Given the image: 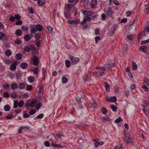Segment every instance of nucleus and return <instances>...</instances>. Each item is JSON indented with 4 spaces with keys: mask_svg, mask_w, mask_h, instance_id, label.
<instances>
[{
    "mask_svg": "<svg viewBox=\"0 0 149 149\" xmlns=\"http://www.w3.org/2000/svg\"><path fill=\"white\" fill-rule=\"evenodd\" d=\"M82 12L83 14L87 16H88L89 13H90V11L87 10H82Z\"/></svg>",
    "mask_w": 149,
    "mask_h": 149,
    "instance_id": "f704fd0d",
    "label": "nucleus"
},
{
    "mask_svg": "<svg viewBox=\"0 0 149 149\" xmlns=\"http://www.w3.org/2000/svg\"><path fill=\"white\" fill-rule=\"evenodd\" d=\"M42 105L41 103H38L36 106V109L37 110H38L41 107Z\"/></svg>",
    "mask_w": 149,
    "mask_h": 149,
    "instance_id": "c03bdc74",
    "label": "nucleus"
},
{
    "mask_svg": "<svg viewBox=\"0 0 149 149\" xmlns=\"http://www.w3.org/2000/svg\"><path fill=\"white\" fill-rule=\"evenodd\" d=\"M3 96L5 98H8L9 97V93L8 92H5L3 93Z\"/></svg>",
    "mask_w": 149,
    "mask_h": 149,
    "instance_id": "58836bf2",
    "label": "nucleus"
},
{
    "mask_svg": "<svg viewBox=\"0 0 149 149\" xmlns=\"http://www.w3.org/2000/svg\"><path fill=\"white\" fill-rule=\"evenodd\" d=\"M28 80L30 83H32L35 81V78L33 76H30L28 78Z\"/></svg>",
    "mask_w": 149,
    "mask_h": 149,
    "instance_id": "a211bd4d",
    "label": "nucleus"
},
{
    "mask_svg": "<svg viewBox=\"0 0 149 149\" xmlns=\"http://www.w3.org/2000/svg\"><path fill=\"white\" fill-rule=\"evenodd\" d=\"M19 63L18 61H14L13 64L11 65L10 67V69L12 71L15 70L16 68V65H17Z\"/></svg>",
    "mask_w": 149,
    "mask_h": 149,
    "instance_id": "7ed1b4c3",
    "label": "nucleus"
},
{
    "mask_svg": "<svg viewBox=\"0 0 149 149\" xmlns=\"http://www.w3.org/2000/svg\"><path fill=\"white\" fill-rule=\"evenodd\" d=\"M35 38L36 40L39 41V39L41 38V35L40 33H37L35 36Z\"/></svg>",
    "mask_w": 149,
    "mask_h": 149,
    "instance_id": "bb28decb",
    "label": "nucleus"
},
{
    "mask_svg": "<svg viewBox=\"0 0 149 149\" xmlns=\"http://www.w3.org/2000/svg\"><path fill=\"white\" fill-rule=\"evenodd\" d=\"M82 2H84V6L85 7H86L88 5V3H89V1L88 0H81L80 2L81 3H82Z\"/></svg>",
    "mask_w": 149,
    "mask_h": 149,
    "instance_id": "393cba45",
    "label": "nucleus"
},
{
    "mask_svg": "<svg viewBox=\"0 0 149 149\" xmlns=\"http://www.w3.org/2000/svg\"><path fill=\"white\" fill-rule=\"evenodd\" d=\"M32 60L33 62V64L34 65L36 66L38 64L39 59L36 56H34L32 58Z\"/></svg>",
    "mask_w": 149,
    "mask_h": 149,
    "instance_id": "423d86ee",
    "label": "nucleus"
},
{
    "mask_svg": "<svg viewBox=\"0 0 149 149\" xmlns=\"http://www.w3.org/2000/svg\"><path fill=\"white\" fill-rule=\"evenodd\" d=\"M101 111L104 114H106L107 113V111L106 109L104 107H102L101 109Z\"/></svg>",
    "mask_w": 149,
    "mask_h": 149,
    "instance_id": "09e8293b",
    "label": "nucleus"
},
{
    "mask_svg": "<svg viewBox=\"0 0 149 149\" xmlns=\"http://www.w3.org/2000/svg\"><path fill=\"white\" fill-rule=\"evenodd\" d=\"M37 3L39 6H42L45 4V1L44 0L41 1V0H38Z\"/></svg>",
    "mask_w": 149,
    "mask_h": 149,
    "instance_id": "aec40b11",
    "label": "nucleus"
},
{
    "mask_svg": "<svg viewBox=\"0 0 149 149\" xmlns=\"http://www.w3.org/2000/svg\"><path fill=\"white\" fill-rule=\"evenodd\" d=\"M149 42V39L144 41H142L141 42V44H144L146 43Z\"/></svg>",
    "mask_w": 149,
    "mask_h": 149,
    "instance_id": "774afa93",
    "label": "nucleus"
},
{
    "mask_svg": "<svg viewBox=\"0 0 149 149\" xmlns=\"http://www.w3.org/2000/svg\"><path fill=\"white\" fill-rule=\"evenodd\" d=\"M35 28L37 31H41L42 30V27L40 24H38L35 26Z\"/></svg>",
    "mask_w": 149,
    "mask_h": 149,
    "instance_id": "f8f14e48",
    "label": "nucleus"
},
{
    "mask_svg": "<svg viewBox=\"0 0 149 149\" xmlns=\"http://www.w3.org/2000/svg\"><path fill=\"white\" fill-rule=\"evenodd\" d=\"M15 33L17 36H20L22 34V32L20 29H17L16 30Z\"/></svg>",
    "mask_w": 149,
    "mask_h": 149,
    "instance_id": "ddd939ff",
    "label": "nucleus"
},
{
    "mask_svg": "<svg viewBox=\"0 0 149 149\" xmlns=\"http://www.w3.org/2000/svg\"><path fill=\"white\" fill-rule=\"evenodd\" d=\"M113 11L112 10L108 9L107 11L106 14L107 16H110L112 14Z\"/></svg>",
    "mask_w": 149,
    "mask_h": 149,
    "instance_id": "4be33fe9",
    "label": "nucleus"
},
{
    "mask_svg": "<svg viewBox=\"0 0 149 149\" xmlns=\"http://www.w3.org/2000/svg\"><path fill=\"white\" fill-rule=\"evenodd\" d=\"M105 100L106 101L109 102H111V101H113L111 100V98H109V97H106L105 98Z\"/></svg>",
    "mask_w": 149,
    "mask_h": 149,
    "instance_id": "0e129e2a",
    "label": "nucleus"
},
{
    "mask_svg": "<svg viewBox=\"0 0 149 149\" xmlns=\"http://www.w3.org/2000/svg\"><path fill=\"white\" fill-rule=\"evenodd\" d=\"M21 73L19 72H17L16 73V76L17 77V79H18L19 78H20L21 76Z\"/></svg>",
    "mask_w": 149,
    "mask_h": 149,
    "instance_id": "72a5a7b5",
    "label": "nucleus"
},
{
    "mask_svg": "<svg viewBox=\"0 0 149 149\" xmlns=\"http://www.w3.org/2000/svg\"><path fill=\"white\" fill-rule=\"evenodd\" d=\"M115 31L114 30L112 29V28H111V29L110 30V31H109V35H110L111 36L112 35H113L114 33V32Z\"/></svg>",
    "mask_w": 149,
    "mask_h": 149,
    "instance_id": "3c124183",
    "label": "nucleus"
},
{
    "mask_svg": "<svg viewBox=\"0 0 149 149\" xmlns=\"http://www.w3.org/2000/svg\"><path fill=\"white\" fill-rule=\"evenodd\" d=\"M104 74V72L102 71H98L96 73V76L99 77L100 76H102Z\"/></svg>",
    "mask_w": 149,
    "mask_h": 149,
    "instance_id": "412c9836",
    "label": "nucleus"
},
{
    "mask_svg": "<svg viewBox=\"0 0 149 149\" xmlns=\"http://www.w3.org/2000/svg\"><path fill=\"white\" fill-rule=\"evenodd\" d=\"M111 108L113 111H116L117 109V107L113 105L111 106Z\"/></svg>",
    "mask_w": 149,
    "mask_h": 149,
    "instance_id": "de8ad7c7",
    "label": "nucleus"
},
{
    "mask_svg": "<svg viewBox=\"0 0 149 149\" xmlns=\"http://www.w3.org/2000/svg\"><path fill=\"white\" fill-rule=\"evenodd\" d=\"M104 84L105 87L107 91H108L109 90V85L107 83H105Z\"/></svg>",
    "mask_w": 149,
    "mask_h": 149,
    "instance_id": "bf43d9fd",
    "label": "nucleus"
},
{
    "mask_svg": "<svg viewBox=\"0 0 149 149\" xmlns=\"http://www.w3.org/2000/svg\"><path fill=\"white\" fill-rule=\"evenodd\" d=\"M97 3V0H92V3L91 6L92 8H94L96 6Z\"/></svg>",
    "mask_w": 149,
    "mask_h": 149,
    "instance_id": "b1692460",
    "label": "nucleus"
},
{
    "mask_svg": "<svg viewBox=\"0 0 149 149\" xmlns=\"http://www.w3.org/2000/svg\"><path fill=\"white\" fill-rule=\"evenodd\" d=\"M105 68L103 67H97L96 69L98 70H100L102 71H105Z\"/></svg>",
    "mask_w": 149,
    "mask_h": 149,
    "instance_id": "79ce46f5",
    "label": "nucleus"
},
{
    "mask_svg": "<svg viewBox=\"0 0 149 149\" xmlns=\"http://www.w3.org/2000/svg\"><path fill=\"white\" fill-rule=\"evenodd\" d=\"M25 87V85L23 83H20L18 85V87L20 89L24 88Z\"/></svg>",
    "mask_w": 149,
    "mask_h": 149,
    "instance_id": "6ab92c4d",
    "label": "nucleus"
},
{
    "mask_svg": "<svg viewBox=\"0 0 149 149\" xmlns=\"http://www.w3.org/2000/svg\"><path fill=\"white\" fill-rule=\"evenodd\" d=\"M36 112L35 109H33L30 111L29 114L30 115H33Z\"/></svg>",
    "mask_w": 149,
    "mask_h": 149,
    "instance_id": "a19ab883",
    "label": "nucleus"
},
{
    "mask_svg": "<svg viewBox=\"0 0 149 149\" xmlns=\"http://www.w3.org/2000/svg\"><path fill=\"white\" fill-rule=\"evenodd\" d=\"M133 36L132 35L130 34L128 36H127V39L130 41L133 40L132 39Z\"/></svg>",
    "mask_w": 149,
    "mask_h": 149,
    "instance_id": "052dcab7",
    "label": "nucleus"
},
{
    "mask_svg": "<svg viewBox=\"0 0 149 149\" xmlns=\"http://www.w3.org/2000/svg\"><path fill=\"white\" fill-rule=\"evenodd\" d=\"M84 80L85 81H88L89 80L88 76L86 74L84 78Z\"/></svg>",
    "mask_w": 149,
    "mask_h": 149,
    "instance_id": "5fc2aeb1",
    "label": "nucleus"
},
{
    "mask_svg": "<svg viewBox=\"0 0 149 149\" xmlns=\"http://www.w3.org/2000/svg\"><path fill=\"white\" fill-rule=\"evenodd\" d=\"M124 135L125 138L124 139L126 143H132L133 142L131 139L130 135L128 133H125Z\"/></svg>",
    "mask_w": 149,
    "mask_h": 149,
    "instance_id": "f257e3e1",
    "label": "nucleus"
},
{
    "mask_svg": "<svg viewBox=\"0 0 149 149\" xmlns=\"http://www.w3.org/2000/svg\"><path fill=\"white\" fill-rule=\"evenodd\" d=\"M122 120V119L120 117H119L118 118L116 119L115 121V122H116V123H119V122L120 121H121Z\"/></svg>",
    "mask_w": 149,
    "mask_h": 149,
    "instance_id": "4d7b16f0",
    "label": "nucleus"
},
{
    "mask_svg": "<svg viewBox=\"0 0 149 149\" xmlns=\"http://www.w3.org/2000/svg\"><path fill=\"white\" fill-rule=\"evenodd\" d=\"M31 39V37L28 34H26L24 37V39L26 41H28Z\"/></svg>",
    "mask_w": 149,
    "mask_h": 149,
    "instance_id": "2eb2a0df",
    "label": "nucleus"
},
{
    "mask_svg": "<svg viewBox=\"0 0 149 149\" xmlns=\"http://www.w3.org/2000/svg\"><path fill=\"white\" fill-rule=\"evenodd\" d=\"M33 88V87L32 85H27L26 87V89L28 91H31Z\"/></svg>",
    "mask_w": 149,
    "mask_h": 149,
    "instance_id": "c9c22d12",
    "label": "nucleus"
},
{
    "mask_svg": "<svg viewBox=\"0 0 149 149\" xmlns=\"http://www.w3.org/2000/svg\"><path fill=\"white\" fill-rule=\"evenodd\" d=\"M28 12L31 13L33 14L34 13L33 9L32 8H29L28 9Z\"/></svg>",
    "mask_w": 149,
    "mask_h": 149,
    "instance_id": "338daca9",
    "label": "nucleus"
},
{
    "mask_svg": "<svg viewBox=\"0 0 149 149\" xmlns=\"http://www.w3.org/2000/svg\"><path fill=\"white\" fill-rule=\"evenodd\" d=\"M23 117L24 118H26L29 117L30 116V115L28 113H24L23 115Z\"/></svg>",
    "mask_w": 149,
    "mask_h": 149,
    "instance_id": "603ef678",
    "label": "nucleus"
},
{
    "mask_svg": "<svg viewBox=\"0 0 149 149\" xmlns=\"http://www.w3.org/2000/svg\"><path fill=\"white\" fill-rule=\"evenodd\" d=\"M5 54L6 56H9L12 54V52L10 49H8L5 51Z\"/></svg>",
    "mask_w": 149,
    "mask_h": 149,
    "instance_id": "5701e85b",
    "label": "nucleus"
},
{
    "mask_svg": "<svg viewBox=\"0 0 149 149\" xmlns=\"http://www.w3.org/2000/svg\"><path fill=\"white\" fill-rule=\"evenodd\" d=\"M68 79L65 76L62 78V82L63 84L66 83L68 81Z\"/></svg>",
    "mask_w": 149,
    "mask_h": 149,
    "instance_id": "e433bc0d",
    "label": "nucleus"
},
{
    "mask_svg": "<svg viewBox=\"0 0 149 149\" xmlns=\"http://www.w3.org/2000/svg\"><path fill=\"white\" fill-rule=\"evenodd\" d=\"M132 66L134 70H136L137 68V66L136 63L135 62H133Z\"/></svg>",
    "mask_w": 149,
    "mask_h": 149,
    "instance_id": "4c0bfd02",
    "label": "nucleus"
},
{
    "mask_svg": "<svg viewBox=\"0 0 149 149\" xmlns=\"http://www.w3.org/2000/svg\"><path fill=\"white\" fill-rule=\"evenodd\" d=\"M24 102L22 100H21L18 102V106L19 107H22L24 104Z\"/></svg>",
    "mask_w": 149,
    "mask_h": 149,
    "instance_id": "ea45409f",
    "label": "nucleus"
},
{
    "mask_svg": "<svg viewBox=\"0 0 149 149\" xmlns=\"http://www.w3.org/2000/svg\"><path fill=\"white\" fill-rule=\"evenodd\" d=\"M147 47L145 45H143L139 48V50L141 51L144 53H147Z\"/></svg>",
    "mask_w": 149,
    "mask_h": 149,
    "instance_id": "0eeeda50",
    "label": "nucleus"
},
{
    "mask_svg": "<svg viewBox=\"0 0 149 149\" xmlns=\"http://www.w3.org/2000/svg\"><path fill=\"white\" fill-rule=\"evenodd\" d=\"M15 43L17 45H19L21 43V41L19 39H17L15 42Z\"/></svg>",
    "mask_w": 149,
    "mask_h": 149,
    "instance_id": "a18cd8bd",
    "label": "nucleus"
},
{
    "mask_svg": "<svg viewBox=\"0 0 149 149\" xmlns=\"http://www.w3.org/2000/svg\"><path fill=\"white\" fill-rule=\"evenodd\" d=\"M7 38L6 35L3 33L0 32V40L4 41Z\"/></svg>",
    "mask_w": 149,
    "mask_h": 149,
    "instance_id": "6e6552de",
    "label": "nucleus"
},
{
    "mask_svg": "<svg viewBox=\"0 0 149 149\" xmlns=\"http://www.w3.org/2000/svg\"><path fill=\"white\" fill-rule=\"evenodd\" d=\"M3 88L6 89H9L10 88V86L8 84H4L3 85Z\"/></svg>",
    "mask_w": 149,
    "mask_h": 149,
    "instance_id": "8fccbe9b",
    "label": "nucleus"
},
{
    "mask_svg": "<svg viewBox=\"0 0 149 149\" xmlns=\"http://www.w3.org/2000/svg\"><path fill=\"white\" fill-rule=\"evenodd\" d=\"M18 106V102L17 100H15L14 102L13 107L14 109H16Z\"/></svg>",
    "mask_w": 149,
    "mask_h": 149,
    "instance_id": "cd10ccee",
    "label": "nucleus"
},
{
    "mask_svg": "<svg viewBox=\"0 0 149 149\" xmlns=\"http://www.w3.org/2000/svg\"><path fill=\"white\" fill-rule=\"evenodd\" d=\"M30 47H31V45H30L29 47L27 46H26L24 47V50L27 52H28L30 51L31 48Z\"/></svg>",
    "mask_w": 149,
    "mask_h": 149,
    "instance_id": "c85d7f7f",
    "label": "nucleus"
},
{
    "mask_svg": "<svg viewBox=\"0 0 149 149\" xmlns=\"http://www.w3.org/2000/svg\"><path fill=\"white\" fill-rule=\"evenodd\" d=\"M52 146L54 147L57 148H62V147L60 144H52Z\"/></svg>",
    "mask_w": 149,
    "mask_h": 149,
    "instance_id": "13d9d810",
    "label": "nucleus"
},
{
    "mask_svg": "<svg viewBox=\"0 0 149 149\" xmlns=\"http://www.w3.org/2000/svg\"><path fill=\"white\" fill-rule=\"evenodd\" d=\"M4 109L5 111H7L10 110V107L9 105L7 104L4 107Z\"/></svg>",
    "mask_w": 149,
    "mask_h": 149,
    "instance_id": "a878e982",
    "label": "nucleus"
},
{
    "mask_svg": "<svg viewBox=\"0 0 149 149\" xmlns=\"http://www.w3.org/2000/svg\"><path fill=\"white\" fill-rule=\"evenodd\" d=\"M115 65V63H111L105 64L104 66L106 68L108 69L109 70H111V68L114 67Z\"/></svg>",
    "mask_w": 149,
    "mask_h": 149,
    "instance_id": "39448f33",
    "label": "nucleus"
},
{
    "mask_svg": "<svg viewBox=\"0 0 149 149\" xmlns=\"http://www.w3.org/2000/svg\"><path fill=\"white\" fill-rule=\"evenodd\" d=\"M145 31H142L138 34L137 38L138 39L140 40L142 38L143 36H145Z\"/></svg>",
    "mask_w": 149,
    "mask_h": 149,
    "instance_id": "9b49d317",
    "label": "nucleus"
},
{
    "mask_svg": "<svg viewBox=\"0 0 149 149\" xmlns=\"http://www.w3.org/2000/svg\"><path fill=\"white\" fill-rule=\"evenodd\" d=\"M65 65L66 67L68 68L70 66L71 64L70 61L69 60H66L65 61Z\"/></svg>",
    "mask_w": 149,
    "mask_h": 149,
    "instance_id": "473e14b6",
    "label": "nucleus"
},
{
    "mask_svg": "<svg viewBox=\"0 0 149 149\" xmlns=\"http://www.w3.org/2000/svg\"><path fill=\"white\" fill-rule=\"evenodd\" d=\"M70 59L71 62L74 64H77L79 63L80 61V59L79 58L75 57L72 56L70 57Z\"/></svg>",
    "mask_w": 149,
    "mask_h": 149,
    "instance_id": "f03ea898",
    "label": "nucleus"
},
{
    "mask_svg": "<svg viewBox=\"0 0 149 149\" xmlns=\"http://www.w3.org/2000/svg\"><path fill=\"white\" fill-rule=\"evenodd\" d=\"M76 99L77 100L78 104H80V105H81V101L82 100H84V98L81 97L80 98L79 97H76Z\"/></svg>",
    "mask_w": 149,
    "mask_h": 149,
    "instance_id": "9d476101",
    "label": "nucleus"
},
{
    "mask_svg": "<svg viewBox=\"0 0 149 149\" xmlns=\"http://www.w3.org/2000/svg\"><path fill=\"white\" fill-rule=\"evenodd\" d=\"M63 135L60 134H57L55 136V138L56 140H58L61 138Z\"/></svg>",
    "mask_w": 149,
    "mask_h": 149,
    "instance_id": "7c9ffc66",
    "label": "nucleus"
},
{
    "mask_svg": "<svg viewBox=\"0 0 149 149\" xmlns=\"http://www.w3.org/2000/svg\"><path fill=\"white\" fill-rule=\"evenodd\" d=\"M143 112L147 116L148 115V112L147 111V109H146L145 108V107L143 109Z\"/></svg>",
    "mask_w": 149,
    "mask_h": 149,
    "instance_id": "e2e57ef3",
    "label": "nucleus"
},
{
    "mask_svg": "<svg viewBox=\"0 0 149 149\" xmlns=\"http://www.w3.org/2000/svg\"><path fill=\"white\" fill-rule=\"evenodd\" d=\"M47 29L49 33H52V32L53 28L50 26H48L47 27Z\"/></svg>",
    "mask_w": 149,
    "mask_h": 149,
    "instance_id": "69168bd1",
    "label": "nucleus"
},
{
    "mask_svg": "<svg viewBox=\"0 0 149 149\" xmlns=\"http://www.w3.org/2000/svg\"><path fill=\"white\" fill-rule=\"evenodd\" d=\"M10 96L13 98L15 99L17 97V95L15 93L12 92L10 94Z\"/></svg>",
    "mask_w": 149,
    "mask_h": 149,
    "instance_id": "49530a36",
    "label": "nucleus"
},
{
    "mask_svg": "<svg viewBox=\"0 0 149 149\" xmlns=\"http://www.w3.org/2000/svg\"><path fill=\"white\" fill-rule=\"evenodd\" d=\"M31 28L30 30L31 35L32 36V35L35 34L37 32V30L35 28V25H31L30 26Z\"/></svg>",
    "mask_w": 149,
    "mask_h": 149,
    "instance_id": "20e7f679",
    "label": "nucleus"
},
{
    "mask_svg": "<svg viewBox=\"0 0 149 149\" xmlns=\"http://www.w3.org/2000/svg\"><path fill=\"white\" fill-rule=\"evenodd\" d=\"M22 55L20 53H18L15 56V58L17 60H20L22 58Z\"/></svg>",
    "mask_w": 149,
    "mask_h": 149,
    "instance_id": "4468645a",
    "label": "nucleus"
},
{
    "mask_svg": "<svg viewBox=\"0 0 149 149\" xmlns=\"http://www.w3.org/2000/svg\"><path fill=\"white\" fill-rule=\"evenodd\" d=\"M73 6V4H67L65 6V8L66 10H70L71 6V7H72Z\"/></svg>",
    "mask_w": 149,
    "mask_h": 149,
    "instance_id": "c756f323",
    "label": "nucleus"
},
{
    "mask_svg": "<svg viewBox=\"0 0 149 149\" xmlns=\"http://www.w3.org/2000/svg\"><path fill=\"white\" fill-rule=\"evenodd\" d=\"M10 87L12 89L15 90L17 88V84L15 83H12L10 85Z\"/></svg>",
    "mask_w": 149,
    "mask_h": 149,
    "instance_id": "f3484780",
    "label": "nucleus"
},
{
    "mask_svg": "<svg viewBox=\"0 0 149 149\" xmlns=\"http://www.w3.org/2000/svg\"><path fill=\"white\" fill-rule=\"evenodd\" d=\"M22 29L25 31H26L28 30V27L25 26H23L22 27Z\"/></svg>",
    "mask_w": 149,
    "mask_h": 149,
    "instance_id": "680f3d73",
    "label": "nucleus"
},
{
    "mask_svg": "<svg viewBox=\"0 0 149 149\" xmlns=\"http://www.w3.org/2000/svg\"><path fill=\"white\" fill-rule=\"evenodd\" d=\"M84 18V21H85V22H86L87 21L88 22H90L91 21V19L88 16L85 17Z\"/></svg>",
    "mask_w": 149,
    "mask_h": 149,
    "instance_id": "864d4df0",
    "label": "nucleus"
},
{
    "mask_svg": "<svg viewBox=\"0 0 149 149\" xmlns=\"http://www.w3.org/2000/svg\"><path fill=\"white\" fill-rule=\"evenodd\" d=\"M79 22V19H77L75 20H69L68 21V23L72 24H77Z\"/></svg>",
    "mask_w": 149,
    "mask_h": 149,
    "instance_id": "1a4fd4ad",
    "label": "nucleus"
},
{
    "mask_svg": "<svg viewBox=\"0 0 149 149\" xmlns=\"http://www.w3.org/2000/svg\"><path fill=\"white\" fill-rule=\"evenodd\" d=\"M39 71V68L37 67H36L33 69L34 73L36 75H38V72Z\"/></svg>",
    "mask_w": 149,
    "mask_h": 149,
    "instance_id": "2f4dec72",
    "label": "nucleus"
},
{
    "mask_svg": "<svg viewBox=\"0 0 149 149\" xmlns=\"http://www.w3.org/2000/svg\"><path fill=\"white\" fill-rule=\"evenodd\" d=\"M18 21L15 22V24L17 25H21L22 23V22L19 20H17Z\"/></svg>",
    "mask_w": 149,
    "mask_h": 149,
    "instance_id": "6e6d98bb",
    "label": "nucleus"
},
{
    "mask_svg": "<svg viewBox=\"0 0 149 149\" xmlns=\"http://www.w3.org/2000/svg\"><path fill=\"white\" fill-rule=\"evenodd\" d=\"M28 66V64L27 63H22L20 65L21 67L23 69H25Z\"/></svg>",
    "mask_w": 149,
    "mask_h": 149,
    "instance_id": "dca6fc26",
    "label": "nucleus"
},
{
    "mask_svg": "<svg viewBox=\"0 0 149 149\" xmlns=\"http://www.w3.org/2000/svg\"><path fill=\"white\" fill-rule=\"evenodd\" d=\"M15 19L17 20H19L21 19V17L18 14H16L15 15Z\"/></svg>",
    "mask_w": 149,
    "mask_h": 149,
    "instance_id": "37998d69",
    "label": "nucleus"
}]
</instances>
